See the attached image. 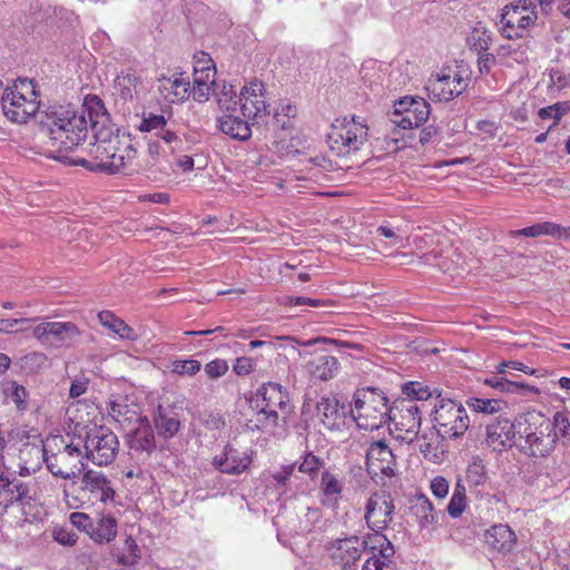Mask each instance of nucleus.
<instances>
[{
  "mask_svg": "<svg viewBox=\"0 0 570 570\" xmlns=\"http://www.w3.org/2000/svg\"><path fill=\"white\" fill-rule=\"evenodd\" d=\"M39 124L47 138L45 155L65 164L92 168L85 158L70 159L66 153L77 148L88 135L87 119L83 111H76L65 106H51L40 111Z\"/></svg>",
  "mask_w": 570,
  "mask_h": 570,
  "instance_id": "nucleus-1",
  "label": "nucleus"
},
{
  "mask_svg": "<svg viewBox=\"0 0 570 570\" xmlns=\"http://www.w3.org/2000/svg\"><path fill=\"white\" fill-rule=\"evenodd\" d=\"M353 400L351 413L360 429L373 431L389 423L392 406L382 391L374 387L358 389Z\"/></svg>",
  "mask_w": 570,
  "mask_h": 570,
  "instance_id": "nucleus-2",
  "label": "nucleus"
},
{
  "mask_svg": "<svg viewBox=\"0 0 570 570\" xmlns=\"http://www.w3.org/2000/svg\"><path fill=\"white\" fill-rule=\"evenodd\" d=\"M4 116L17 124H26L39 111V92L33 80L18 79L11 88H6L1 96Z\"/></svg>",
  "mask_w": 570,
  "mask_h": 570,
  "instance_id": "nucleus-3",
  "label": "nucleus"
},
{
  "mask_svg": "<svg viewBox=\"0 0 570 570\" xmlns=\"http://www.w3.org/2000/svg\"><path fill=\"white\" fill-rule=\"evenodd\" d=\"M367 130V126L355 118L336 120L327 135L328 146L337 156L354 154L366 142Z\"/></svg>",
  "mask_w": 570,
  "mask_h": 570,
  "instance_id": "nucleus-4",
  "label": "nucleus"
},
{
  "mask_svg": "<svg viewBox=\"0 0 570 570\" xmlns=\"http://www.w3.org/2000/svg\"><path fill=\"white\" fill-rule=\"evenodd\" d=\"M538 19L535 4L531 0H518L505 4L502 9L500 22L501 35L509 39H522L528 36L529 27Z\"/></svg>",
  "mask_w": 570,
  "mask_h": 570,
  "instance_id": "nucleus-5",
  "label": "nucleus"
},
{
  "mask_svg": "<svg viewBox=\"0 0 570 570\" xmlns=\"http://www.w3.org/2000/svg\"><path fill=\"white\" fill-rule=\"evenodd\" d=\"M433 421L438 433L450 439L462 436L470 424L464 406L446 397H441L434 404Z\"/></svg>",
  "mask_w": 570,
  "mask_h": 570,
  "instance_id": "nucleus-6",
  "label": "nucleus"
},
{
  "mask_svg": "<svg viewBox=\"0 0 570 570\" xmlns=\"http://www.w3.org/2000/svg\"><path fill=\"white\" fill-rule=\"evenodd\" d=\"M422 409L413 400H397L391 409L389 422L394 425L395 439L406 444L413 443L419 436Z\"/></svg>",
  "mask_w": 570,
  "mask_h": 570,
  "instance_id": "nucleus-7",
  "label": "nucleus"
},
{
  "mask_svg": "<svg viewBox=\"0 0 570 570\" xmlns=\"http://www.w3.org/2000/svg\"><path fill=\"white\" fill-rule=\"evenodd\" d=\"M37 451L42 452L47 469L57 478L76 479L86 468L85 456L76 445L67 444L62 450L51 454H48L45 448Z\"/></svg>",
  "mask_w": 570,
  "mask_h": 570,
  "instance_id": "nucleus-8",
  "label": "nucleus"
},
{
  "mask_svg": "<svg viewBox=\"0 0 570 570\" xmlns=\"http://www.w3.org/2000/svg\"><path fill=\"white\" fill-rule=\"evenodd\" d=\"M85 459L96 465H108L116 459L119 449L117 435L105 426L92 429L86 438Z\"/></svg>",
  "mask_w": 570,
  "mask_h": 570,
  "instance_id": "nucleus-9",
  "label": "nucleus"
},
{
  "mask_svg": "<svg viewBox=\"0 0 570 570\" xmlns=\"http://www.w3.org/2000/svg\"><path fill=\"white\" fill-rule=\"evenodd\" d=\"M37 497L33 481H23L14 472L0 473V505L4 509L13 504L30 505Z\"/></svg>",
  "mask_w": 570,
  "mask_h": 570,
  "instance_id": "nucleus-10",
  "label": "nucleus"
},
{
  "mask_svg": "<svg viewBox=\"0 0 570 570\" xmlns=\"http://www.w3.org/2000/svg\"><path fill=\"white\" fill-rule=\"evenodd\" d=\"M431 114L430 104L423 98L405 96L394 105L390 114L391 121L402 129L423 125Z\"/></svg>",
  "mask_w": 570,
  "mask_h": 570,
  "instance_id": "nucleus-11",
  "label": "nucleus"
},
{
  "mask_svg": "<svg viewBox=\"0 0 570 570\" xmlns=\"http://www.w3.org/2000/svg\"><path fill=\"white\" fill-rule=\"evenodd\" d=\"M296 465L298 472L308 475L311 480H315L317 479L321 470L325 466V462L313 452H307L299 463L295 462L283 465L281 471L272 475L276 482L277 490L282 493H286L287 491H292L294 488H297L295 484V481L298 479L296 474Z\"/></svg>",
  "mask_w": 570,
  "mask_h": 570,
  "instance_id": "nucleus-12",
  "label": "nucleus"
},
{
  "mask_svg": "<svg viewBox=\"0 0 570 570\" xmlns=\"http://www.w3.org/2000/svg\"><path fill=\"white\" fill-rule=\"evenodd\" d=\"M326 551L332 561L342 570H358L362 557L361 538L350 535L335 539L326 544Z\"/></svg>",
  "mask_w": 570,
  "mask_h": 570,
  "instance_id": "nucleus-13",
  "label": "nucleus"
},
{
  "mask_svg": "<svg viewBox=\"0 0 570 570\" xmlns=\"http://www.w3.org/2000/svg\"><path fill=\"white\" fill-rule=\"evenodd\" d=\"M394 501L386 491H377L371 494L365 507L364 518L372 530H384L393 521Z\"/></svg>",
  "mask_w": 570,
  "mask_h": 570,
  "instance_id": "nucleus-14",
  "label": "nucleus"
},
{
  "mask_svg": "<svg viewBox=\"0 0 570 570\" xmlns=\"http://www.w3.org/2000/svg\"><path fill=\"white\" fill-rule=\"evenodd\" d=\"M240 110L248 119H259L269 115L265 99V87L262 81L254 80L244 86L238 97Z\"/></svg>",
  "mask_w": 570,
  "mask_h": 570,
  "instance_id": "nucleus-15",
  "label": "nucleus"
},
{
  "mask_svg": "<svg viewBox=\"0 0 570 570\" xmlns=\"http://www.w3.org/2000/svg\"><path fill=\"white\" fill-rule=\"evenodd\" d=\"M183 409L174 404H159L153 414V423L158 438L173 439L183 425Z\"/></svg>",
  "mask_w": 570,
  "mask_h": 570,
  "instance_id": "nucleus-16",
  "label": "nucleus"
},
{
  "mask_svg": "<svg viewBox=\"0 0 570 570\" xmlns=\"http://www.w3.org/2000/svg\"><path fill=\"white\" fill-rule=\"evenodd\" d=\"M395 465L394 454L384 441L371 443L366 451V468L370 474L392 476Z\"/></svg>",
  "mask_w": 570,
  "mask_h": 570,
  "instance_id": "nucleus-17",
  "label": "nucleus"
},
{
  "mask_svg": "<svg viewBox=\"0 0 570 570\" xmlns=\"http://www.w3.org/2000/svg\"><path fill=\"white\" fill-rule=\"evenodd\" d=\"M556 442L557 434L552 433L551 421L544 416V422H540L538 431L529 442L521 445V452L529 456L543 458L554 449Z\"/></svg>",
  "mask_w": 570,
  "mask_h": 570,
  "instance_id": "nucleus-18",
  "label": "nucleus"
},
{
  "mask_svg": "<svg viewBox=\"0 0 570 570\" xmlns=\"http://www.w3.org/2000/svg\"><path fill=\"white\" fill-rule=\"evenodd\" d=\"M468 87V80L456 73L454 77L450 75H436L435 79H430L426 89L431 96L439 101H449L460 96Z\"/></svg>",
  "mask_w": 570,
  "mask_h": 570,
  "instance_id": "nucleus-19",
  "label": "nucleus"
},
{
  "mask_svg": "<svg viewBox=\"0 0 570 570\" xmlns=\"http://www.w3.org/2000/svg\"><path fill=\"white\" fill-rule=\"evenodd\" d=\"M127 443L130 451L149 456L156 450L155 432L148 417L127 432Z\"/></svg>",
  "mask_w": 570,
  "mask_h": 570,
  "instance_id": "nucleus-20",
  "label": "nucleus"
},
{
  "mask_svg": "<svg viewBox=\"0 0 570 570\" xmlns=\"http://www.w3.org/2000/svg\"><path fill=\"white\" fill-rule=\"evenodd\" d=\"M484 542L491 551L501 556L512 552L518 538L508 524H494L484 532Z\"/></svg>",
  "mask_w": 570,
  "mask_h": 570,
  "instance_id": "nucleus-21",
  "label": "nucleus"
},
{
  "mask_svg": "<svg viewBox=\"0 0 570 570\" xmlns=\"http://www.w3.org/2000/svg\"><path fill=\"white\" fill-rule=\"evenodd\" d=\"M257 395L262 396V406L277 409L281 411L282 420L285 422L291 414L293 406L289 403L287 392L283 386L275 382L264 383L258 390Z\"/></svg>",
  "mask_w": 570,
  "mask_h": 570,
  "instance_id": "nucleus-22",
  "label": "nucleus"
},
{
  "mask_svg": "<svg viewBox=\"0 0 570 570\" xmlns=\"http://www.w3.org/2000/svg\"><path fill=\"white\" fill-rule=\"evenodd\" d=\"M252 463V458L240 455L230 443H227L220 455L213 459V465L222 473L238 475L243 473Z\"/></svg>",
  "mask_w": 570,
  "mask_h": 570,
  "instance_id": "nucleus-23",
  "label": "nucleus"
},
{
  "mask_svg": "<svg viewBox=\"0 0 570 570\" xmlns=\"http://www.w3.org/2000/svg\"><path fill=\"white\" fill-rule=\"evenodd\" d=\"M317 414L322 424L332 431L340 430L344 425V406L333 395H324L316 404Z\"/></svg>",
  "mask_w": 570,
  "mask_h": 570,
  "instance_id": "nucleus-24",
  "label": "nucleus"
},
{
  "mask_svg": "<svg viewBox=\"0 0 570 570\" xmlns=\"http://www.w3.org/2000/svg\"><path fill=\"white\" fill-rule=\"evenodd\" d=\"M137 157V149L130 144V140L127 138L126 140H120L118 138V142L114 147V153L111 151L110 159L108 163L107 171L108 174H117L124 173L128 174L131 170L134 160Z\"/></svg>",
  "mask_w": 570,
  "mask_h": 570,
  "instance_id": "nucleus-25",
  "label": "nucleus"
},
{
  "mask_svg": "<svg viewBox=\"0 0 570 570\" xmlns=\"http://www.w3.org/2000/svg\"><path fill=\"white\" fill-rule=\"evenodd\" d=\"M216 68L214 65L195 67L193 86H189V96L195 101L204 102L209 99L212 87L215 85Z\"/></svg>",
  "mask_w": 570,
  "mask_h": 570,
  "instance_id": "nucleus-26",
  "label": "nucleus"
},
{
  "mask_svg": "<svg viewBox=\"0 0 570 570\" xmlns=\"http://www.w3.org/2000/svg\"><path fill=\"white\" fill-rule=\"evenodd\" d=\"M304 368L314 380L330 381L337 374L340 363L337 358L332 355L321 354L307 361Z\"/></svg>",
  "mask_w": 570,
  "mask_h": 570,
  "instance_id": "nucleus-27",
  "label": "nucleus"
},
{
  "mask_svg": "<svg viewBox=\"0 0 570 570\" xmlns=\"http://www.w3.org/2000/svg\"><path fill=\"white\" fill-rule=\"evenodd\" d=\"M540 422H544V415L540 412H527L514 420V445L521 450V445L527 444L532 438Z\"/></svg>",
  "mask_w": 570,
  "mask_h": 570,
  "instance_id": "nucleus-28",
  "label": "nucleus"
},
{
  "mask_svg": "<svg viewBox=\"0 0 570 570\" xmlns=\"http://www.w3.org/2000/svg\"><path fill=\"white\" fill-rule=\"evenodd\" d=\"M487 443L497 446L514 445V421L508 419H498L495 422L487 425Z\"/></svg>",
  "mask_w": 570,
  "mask_h": 570,
  "instance_id": "nucleus-29",
  "label": "nucleus"
},
{
  "mask_svg": "<svg viewBox=\"0 0 570 570\" xmlns=\"http://www.w3.org/2000/svg\"><path fill=\"white\" fill-rule=\"evenodd\" d=\"M96 142L91 149V154L97 160L96 167L102 171H107L108 163L110 159L111 151L118 142V136H112V130L102 131L98 130L96 134Z\"/></svg>",
  "mask_w": 570,
  "mask_h": 570,
  "instance_id": "nucleus-30",
  "label": "nucleus"
},
{
  "mask_svg": "<svg viewBox=\"0 0 570 570\" xmlns=\"http://www.w3.org/2000/svg\"><path fill=\"white\" fill-rule=\"evenodd\" d=\"M158 82L160 94L171 104L181 102L189 97V81L183 77H163Z\"/></svg>",
  "mask_w": 570,
  "mask_h": 570,
  "instance_id": "nucleus-31",
  "label": "nucleus"
},
{
  "mask_svg": "<svg viewBox=\"0 0 570 570\" xmlns=\"http://www.w3.org/2000/svg\"><path fill=\"white\" fill-rule=\"evenodd\" d=\"M109 415L124 429H131L144 420L135 404L125 401H112L108 407Z\"/></svg>",
  "mask_w": 570,
  "mask_h": 570,
  "instance_id": "nucleus-32",
  "label": "nucleus"
},
{
  "mask_svg": "<svg viewBox=\"0 0 570 570\" xmlns=\"http://www.w3.org/2000/svg\"><path fill=\"white\" fill-rule=\"evenodd\" d=\"M423 264L435 265L443 273H448L451 276H460L465 268L461 259V255L455 250L451 252V255H439L435 252H430L422 256Z\"/></svg>",
  "mask_w": 570,
  "mask_h": 570,
  "instance_id": "nucleus-33",
  "label": "nucleus"
},
{
  "mask_svg": "<svg viewBox=\"0 0 570 570\" xmlns=\"http://www.w3.org/2000/svg\"><path fill=\"white\" fill-rule=\"evenodd\" d=\"M82 483L99 501L107 502L114 499L115 491L104 473L88 470L83 473Z\"/></svg>",
  "mask_w": 570,
  "mask_h": 570,
  "instance_id": "nucleus-34",
  "label": "nucleus"
},
{
  "mask_svg": "<svg viewBox=\"0 0 570 570\" xmlns=\"http://www.w3.org/2000/svg\"><path fill=\"white\" fill-rule=\"evenodd\" d=\"M373 531V533H368L361 538L362 553L365 552L368 556L394 557V546L381 532L382 530L375 529Z\"/></svg>",
  "mask_w": 570,
  "mask_h": 570,
  "instance_id": "nucleus-35",
  "label": "nucleus"
},
{
  "mask_svg": "<svg viewBox=\"0 0 570 570\" xmlns=\"http://www.w3.org/2000/svg\"><path fill=\"white\" fill-rule=\"evenodd\" d=\"M83 108H86V110L82 111L88 114L92 130L96 132L98 130H102L104 132L110 130L108 128L111 122L110 115L99 97L88 96L85 100Z\"/></svg>",
  "mask_w": 570,
  "mask_h": 570,
  "instance_id": "nucleus-36",
  "label": "nucleus"
},
{
  "mask_svg": "<svg viewBox=\"0 0 570 570\" xmlns=\"http://www.w3.org/2000/svg\"><path fill=\"white\" fill-rule=\"evenodd\" d=\"M501 374H493L492 376L484 380V384L498 390L501 393H512V394H539L540 390L537 386L525 384L520 381H513L504 376H500Z\"/></svg>",
  "mask_w": 570,
  "mask_h": 570,
  "instance_id": "nucleus-37",
  "label": "nucleus"
},
{
  "mask_svg": "<svg viewBox=\"0 0 570 570\" xmlns=\"http://www.w3.org/2000/svg\"><path fill=\"white\" fill-rule=\"evenodd\" d=\"M410 512L415 518L421 530L430 528L436 521L432 502L424 494L415 495L410 501Z\"/></svg>",
  "mask_w": 570,
  "mask_h": 570,
  "instance_id": "nucleus-38",
  "label": "nucleus"
},
{
  "mask_svg": "<svg viewBox=\"0 0 570 570\" xmlns=\"http://www.w3.org/2000/svg\"><path fill=\"white\" fill-rule=\"evenodd\" d=\"M98 320L102 326L117 334L122 340L137 341L139 337L131 326L110 311L99 312Z\"/></svg>",
  "mask_w": 570,
  "mask_h": 570,
  "instance_id": "nucleus-39",
  "label": "nucleus"
},
{
  "mask_svg": "<svg viewBox=\"0 0 570 570\" xmlns=\"http://www.w3.org/2000/svg\"><path fill=\"white\" fill-rule=\"evenodd\" d=\"M320 490L323 495L322 503L325 505L334 507L343 491V485L336 474H333L327 469H324L322 471Z\"/></svg>",
  "mask_w": 570,
  "mask_h": 570,
  "instance_id": "nucleus-40",
  "label": "nucleus"
},
{
  "mask_svg": "<svg viewBox=\"0 0 570 570\" xmlns=\"http://www.w3.org/2000/svg\"><path fill=\"white\" fill-rule=\"evenodd\" d=\"M218 122L220 131L234 139L247 140L252 136L249 124L239 117L226 115Z\"/></svg>",
  "mask_w": 570,
  "mask_h": 570,
  "instance_id": "nucleus-41",
  "label": "nucleus"
},
{
  "mask_svg": "<svg viewBox=\"0 0 570 570\" xmlns=\"http://www.w3.org/2000/svg\"><path fill=\"white\" fill-rule=\"evenodd\" d=\"M116 534L117 521L110 515L98 518L96 522H92L89 531L90 538L97 543H108L116 538Z\"/></svg>",
  "mask_w": 570,
  "mask_h": 570,
  "instance_id": "nucleus-42",
  "label": "nucleus"
},
{
  "mask_svg": "<svg viewBox=\"0 0 570 570\" xmlns=\"http://www.w3.org/2000/svg\"><path fill=\"white\" fill-rule=\"evenodd\" d=\"M139 78L132 71L122 72L115 80L116 89L124 101H131L137 95Z\"/></svg>",
  "mask_w": 570,
  "mask_h": 570,
  "instance_id": "nucleus-43",
  "label": "nucleus"
},
{
  "mask_svg": "<svg viewBox=\"0 0 570 570\" xmlns=\"http://www.w3.org/2000/svg\"><path fill=\"white\" fill-rule=\"evenodd\" d=\"M488 472L483 460L473 456L465 469V482L470 488L485 484L488 481Z\"/></svg>",
  "mask_w": 570,
  "mask_h": 570,
  "instance_id": "nucleus-44",
  "label": "nucleus"
},
{
  "mask_svg": "<svg viewBox=\"0 0 570 570\" xmlns=\"http://www.w3.org/2000/svg\"><path fill=\"white\" fill-rule=\"evenodd\" d=\"M402 392L409 397L407 400H413L415 403H417V401H429L434 394L438 401L442 397L436 389L431 390L428 385L420 382L405 383L402 386Z\"/></svg>",
  "mask_w": 570,
  "mask_h": 570,
  "instance_id": "nucleus-45",
  "label": "nucleus"
},
{
  "mask_svg": "<svg viewBox=\"0 0 570 570\" xmlns=\"http://www.w3.org/2000/svg\"><path fill=\"white\" fill-rule=\"evenodd\" d=\"M49 332L57 342L66 344L73 342L80 334L77 325L71 322H51Z\"/></svg>",
  "mask_w": 570,
  "mask_h": 570,
  "instance_id": "nucleus-46",
  "label": "nucleus"
},
{
  "mask_svg": "<svg viewBox=\"0 0 570 570\" xmlns=\"http://www.w3.org/2000/svg\"><path fill=\"white\" fill-rule=\"evenodd\" d=\"M36 318H28L22 313H16V317H6L0 314V332L13 334L30 328Z\"/></svg>",
  "mask_w": 570,
  "mask_h": 570,
  "instance_id": "nucleus-47",
  "label": "nucleus"
},
{
  "mask_svg": "<svg viewBox=\"0 0 570 570\" xmlns=\"http://www.w3.org/2000/svg\"><path fill=\"white\" fill-rule=\"evenodd\" d=\"M468 405L474 411L484 414H494L507 407V402L500 399L470 397Z\"/></svg>",
  "mask_w": 570,
  "mask_h": 570,
  "instance_id": "nucleus-48",
  "label": "nucleus"
},
{
  "mask_svg": "<svg viewBox=\"0 0 570 570\" xmlns=\"http://www.w3.org/2000/svg\"><path fill=\"white\" fill-rule=\"evenodd\" d=\"M4 395L8 401L16 404L18 410L23 411L27 409L28 392L24 386L11 381L4 389Z\"/></svg>",
  "mask_w": 570,
  "mask_h": 570,
  "instance_id": "nucleus-49",
  "label": "nucleus"
},
{
  "mask_svg": "<svg viewBox=\"0 0 570 570\" xmlns=\"http://www.w3.org/2000/svg\"><path fill=\"white\" fill-rule=\"evenodd\" d=\"M558 230V224L551 222H544L535 224L522 229L512 230V236H525V237H538L540 235H551Z\"/></svg>",
  "mask_w": 570,
  "mask_h": 570,
  "instance_id": "nucleus-50",
  "label": "nucleus"
},
{
  "mask_svg": "<svg viewBox=\"0 0 570 570\" xmlns=\"http://www.w3.org/2000/svg\"><path fill=\"white\" fill-rule=\"evenodd\" d=\"M169 118L170 117H165V115H156L154 112L144 114L137 128L141 132L155 131L156 134L166 126Z\"/></svg>",
  "mask_w": 570,
  "mask_h": 570,
  "instance_id": "nucleus-51",
  "label": "nucleus"
},
{
  "mask_svg": "<svg viewBox=\"0 0 570 570\" xmlns=\"http://www.w3.org/2000/svg\"><path fill=\"white\" fill-rule=\"evenodd\" d=\"M441 434L438 433V430L431 431L430 433H424L420 438L419 450L426 459H432L436 456V450L439 444V438Z\"/></svg>",
  "mask_w": 570,
  "mask_h": 570,
  "instance_id": "nucleus-52",
  "label": "nucleus"
},
{
  "mask_svg": "<svg viewBox=\"0 0 570 570\" xmlns=\"http://www.w3.org/2000/svg\"><path fill=\"white\" fill-rule=\"evenodd\" d=\"M139 549L132 537L128 535L124 542V551L121 553H115L118 558V562L125 566L134 564L139 559Z\"/></svg>",
  "mask_w": 570,
  "mask_h": 570,
  "instance_id": "nucleus-53",
  "label": "nucleus"
},
{
  "mask_svg": "<svg viewBox=\"0 0 570 570\" xmlns=\"http://www.w3.org/2000/svg\"><path fill=\"white\" fill-rule=\"evenodd\" d=\"M239 95H237L236 87L233 85H224L222 90L217 94V101L220 108L226 110H235Z\"/></svg>",
  "mask_w": 570,
  "mask_h": 570,
  "instance_id": "nucleus-54",
  "label": "nucleus"
},
{
  "mask_svg": "<svg viewBox=\"0 0 570 570\" xmlns=\"http://www.w3.org/2000/svg\"><path fill=\"white\" fill-rule=\"evenodd\" d=\"M281 416L279 410L262 406L257 412V422L262 429H273L279 425Z\"/></svg>",
  "mask_w": 570,
  "mask_h": 570,
  "instance_id": "nucleus-55",
  "label": "nucleus"
},
{
  "mask_svg": "<svg viewBox=\"0 0 570 570\" xmlns=\"http://www.w3.org/2000/svg\"><path fill=\"white\" fill-rule=\"evenodd\" d=\"M394 557L368 556L362 570H395Z\"/></svg>",
  "mask_w": 570,
  "mask_h": 570,
  "instance_id": "nucleus-56",
  "label": "nucleus"
},
{
  "mask_svg": "<svg viewBox=\"0 0 570 570\" xmlns=\"http://www.w3.org/2000/svg\"><path fill=\"white\" fill-rule=\"evenodd\" d=\"M200 370V362L197 360H176L171 363V372L178 375L193 376Z\"/></svg>",
  "mask_w": 570,
  "mask_h": 570,
  "instance_id": "nucleus-57",
  "label": "nucleus"
},
{
  "mask_svg": "<svg viewBox=\"0 0 570 570\" xmlns=\"http://www.w3.org/2000/svg\"><path fill=\"white\" fill-rule=\"evenodd\" d=\"M160 158V144L158 140H149L147 147V159L146 164L140 168L142 170L149 171L151 174L155 173L154 167L159 164Z\"/></svg>",
  "mask_w": 570,
  "mask_h": 570,
  "instance_id": "nucleus-58",
  "label": "nucleus"
},
{
  "mask_svg": "<svg viewBox=\"0 0 570 570\" xmlns=\"http://www.w3.org/2000/svg\"><path fill=\"white\" fill-rule=\"evenodd\" d=\"M552 424V433L557 434V439L559 436L567 438L570 436V420L562 412H557L553 416Z\"/></svg>",
  "mask_w": 570,
  "mask_h": 570,
  "instance_id": "nucleus-59",
  "label": "nucleus"
},
{
  "mask_svg": "<svg viewBox=\"0 0 570 570\" xmlns=\"http://www.w3.org/2000/svg\"><path fill=\"white\" fill-rule=\"evenodd\" d=\"M283 303L285 305H289V306L308 305L311 307H323V306L330 305V301L318 299V298H308V297H304V296H285L283 298Z\"/></svg>",
  "mask_w": 570,
  "mask_h": 570,
  "instance_id": "nucleus-60",
  "label": "nucleus"
},
{
  "mask_svg": "<svg viewBox=\"0 0 570 570\" xmlns=\"http://www.w3.org/2000/svg\"><path fill=\"white\" fill-rule=\"evenodd\" d=\"M156 137L161 138L167 144L181 142L175 122L170 118L167 120L166 126L156 132Z\"/></svg>",
  "mask_w": 570,
  "mask_h": 570,
  "instance_id": "nucleus-61",
  "label": "nucleus"
},
{
  "mask_svg": "<svg viewBox=\"0 0 570 570\" xmlns=\"http://www.w3.org/2000/svg\"><path fill=\"white\" fill-rule=\"evenodd\" d=\"M228 371V364L225 360H214L205 365L206 374L212 379L223 376Z\"/></svg>",
  "mask_w": 570,
  "mask_h": 570,
  "instance_id": "nucleus-62",
  "label": "nucleus"
},
{
  "mask_svg": "<svg viewBox=\"0 0 570 570\" xmlns=\"http://www.w3.org/2000/svg\"><path fill=\"white\" fill-rule=\"evenodd\" d=\"M255 368V362L250 357L240 356L234 362L233 370L239 376L250 374Z\"/></svg>",
  "mask_w": 570,
  "mask_h": 570,
  "instance_id": "nucleus-63",
  "label": "nucleus"
},
{
  "mask_svg": "<svg viewBox=\"0 0 570 570\" xmlns=\"http://www.w3.org/2000/svg\"><path fill=\"white\" fill-rule=\"evenodd\" d=\"M465 507L466 498L452 495L448 504L446 511L451 518L456 519L462 515Z\"/></svg>",
  "mask_w": 570,
  "mask_h": 570,
  "instance_id": "nucleus-64",
  "label": "nucleus"
}]
</instances>
